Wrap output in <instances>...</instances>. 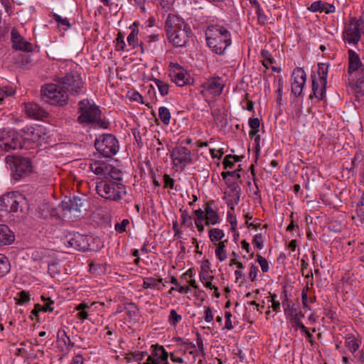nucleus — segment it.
<instances>
[{"label": "nucleus", "mask_w": 364, "mask_h": 364, "mask_svg": "<svg viewBox=\"0 0 364 364\" xmlns=\"http://www.w3.org/2000/svg\"><path fill=\"white\" fill-rule=\"evenodd\" d=\"M191 34L192 31L189 27L166 33L169 43L176 47H186Z\"/></svg>", "instance_id": "nucleus-14"}, {"label": "nucleus", "mask_w": 364, "mask_h": 364, "mask_svg": "<svg viewBox=\"0 0 364 364\" xmlns=\"http://www.w3.org/2000/svg\"><path fill=\"white\" fill-rule=\"evenodd\" d=\"M19 299L18 303L19 304H23L30 300V295L29 293L26 291H21L18 294Z\"/></svg>", "instance_id": "nucleus-58"}, {"label": "nucleus", "mask_w": 364, "mask_h": 364, "mask_svg": "<svg viewBox=\"0 0 364 364\" xmlns=\"http://www.w3.org/2000/svg\"><path fill=\"white\" fill-rule=\"evenodd\" d=\"M95 191L100 197L112 201H118L127 194L126 186L122 182L114 181L107 177L97 180Z\"/></svg>", "instance_id": "nucleus-2"}, {"label": "nucleus", "mask_w": 364, "mask_h": 364, "mask_svg": "<svg viewBox=\"0 0 364 364\" xmlns=\"http://www.w3.org/2000/svg\"><path fill=\"white\" fill-rule=\"evenodd\" d=\"M15 93L14 89L11 86H4L0 87V105L5 97L12 96Z\"/></svg>", "instance_id": "nucleus-42"}, {"label": "nucleus", "mask_w": 364, "mask_h": 364, "mask_svg": "<svg viewBox=\"0 0 364 364\" xmlns=\"http://www.w3.org/2000/svg\"><path fill=\"white\" fill-rule=\"evenodd\" d=\"M53 20L57 23L60 30L68 31L71 28V24L66 17H63L57 14L52 16Z\"/></svg>", "instance_id": "nucleus-32"}, {"label": "nucleus", "mask_w": 364, "mask_h": 364, "mask_svg": "<svg viewBox=\"0 0 364 364\" xmlns=\"http://www.w3.org/2000/svg\"><path fill=\"white\" fill-rule=\"evenodd\" d=\"M363 32V22L356 18H352L345 26L343 39L349 44L356 45L360 41Z\"/></svg>", "instance_id": "nucleus-10"}, {"label": "nucleus", "mask_w": 364, "mask_h": 364, "mask_svg": "<svg viewBox=\"0 0 364 364\" xmlns=\"http://www.w3.org/2000/svg\"><path fill=\"white\" fill-rule=\"evenodd\" d=\"M14 241V235L6 225H0V247L9 245Z\"/></svg>", "instance_id": "nucleus-26"}, {"label": "nucleus", "mask_w": 364, "mask_h": 364, "mask_svg": "<svg viewBox=\"0 0 364 364\" xmlns=\"http://www.w3.org/2000/svg\"><path fill=\"white\" fill-rule=\"evenodd\" d=\"M151 354L156 358H158L160 363L167 362L168 358V353L166 351L162 346L158 344L151 345Z\"/></svg>", "instance_id": "nucleus-30"}, {"label": "nucleus", "mask_w": 364, "mask_h": 364, "mask_svg": "<svg viewBox=\"0 0 364 364\" xmlns=\"http://www.w3.org/2000/svg\"><path fill=\"white\" fill-rule=\"evenodd\" d=\"M184 70L178 63H170L169 64V74H173L177 72H180L181 70Z\"/></svg>", "instance_id": "nucleus-64"}, {"label": "nucleus", "mask_w": 364, "mask_h": 364, "mask_svg": "<svg viewBox=\"0 0 364 364\" xmlns=\"http://www.w3.org/2000/svg\"><path fill=\"white\" fill-rule=\"evenodd\" d=\"M306 80V75L303 68H296L293 70L291 77V88L295 96L301 95Z\"/></svg>", "instance_id": "nucleus-16"}, {"label": "nucleus", "mask_w": 364, "mask_h": 364, "mask_svg": "<svg viewBox=\"0 0 364 364\" xmlns=\"http://www.w3.org/2000/svg\"><path fill=\"white\" fill-rule=\"evenodd\" d=\"M110 171L107 172V176H109V179H112L114 181H122V173L120 170L113 167L110 165Z\"/></svg>", "instance_id": "nucleus-43"}, {"label": "nucleus", "mask_w": 364, "mask_h": 364, "mask_svg": "<svg viewBox=\"0 0 364 364\" xmlns=\"http://www.w3.org/2000/svg\"><path fill=\"white\" fill-rule=\"evenodd\" d=\"M291 326L296 330L300 329L301 333L304 334L307 339V341L310 343L311 346H314L315 344V341L313 340V335L308 331L307 328L304 325L302 321H301L300 317H299L298 313H295L292 314V318H291Z\"/></svg>", "instance_id": "nucleus-21"}, {"label": "nucleus", "mask_w": 364, "mask_h": 364, "mask_svg": "<svg viewBox=\"0 0 364 364\" xmlns=\"http://www.w3.org/2000/svg\"><path fill=\"white\" fill-rule=\"evenodd\" d=\"M89 170L96 175L107 177L108 171H110V164L100 161H92L89 163Z\"/></svg>", "instance_id": "nucleus-23"}, {"label": "nucleus", "mask_w": 364, "mask_h": 364, "mask_svg": "<svg viewBox=\"0 0 364 364\" xmlns=\"http://www.w3.org/2000/svg\"><path fill=\"white\" fill-rule=\"evenodd\" d=\"M24 112L30 117H33L36 119H41L48 116L44 109L40 107L38 104L34 102H27L23 104Z\"/></svg>", "instance_id": "nucleus-20"}, {"label": "nucleus", "mask_w": 364, "mask_h": 364, "mask_svg": "<svg viewBox=\"0 0 364 364\" xmlns=\"http://www.w3.org/2000/svg\"><path fill=\"white\" fill-rule=\"evenodd\" d=\"M152 81L155 83L161 95L166 96L168 94L169 85L168 83L156 78H154Z\"/></svg>", "instance_id": "nucleus-38"}, {"label": "nucleus", "mask_w": 364, "mask_h": 364, "mask_svg": "<svg viewBox=\"0 0 364 364\" xmlns=\"http://www.w3.org/2000/svg\"><path fill=\"white\" fill-rule=\"evenodd\" d=\"M205 35L208 47L215 54H224L225 50L232 44L231 33L223 25H208Z\"/></svg>", "instance_id": "nucleus-1"}, {"label": "nucleus", "mask_w": 364, "mask_h": 364, "mask_svg": "<svg viewBox=\"0 0 364 364\" xmlns=\"http://www.w3.org/2000/svg\"><path fill=\"white\" fill-rule=\"evenodd\" d=\"M193 213L196 215V218H194V221H200V220L205 221V209L202 210L200 208H198L197 210H195Z\"/></svg>", "instance_id": "nucleus-61"}, {"label": "nucleus", "mask_w": 364, "mask_h": 364, "mask_svg": "<svg viewBox=\"0 0 364 364\" xmlns=\"http://www.w3.org/2000/svg\"><path fill=\"white\" fill-rule=\"evenodd\" d=\"M355 92L357 94L364 95V76L357 79L355 82Z\"/></svg>", "instance_id": "nucleus-52"}, {"label": "nucleus", "mask_w": 364, "mask_h": 364, "mask_svg": "<svg viewBox=\"0 0 364 364\" xmlns=\"http://www.w3.org/2000/svg\"><path fill=\"white\" fill-rule=\"evenodd\" d=\"M328 72V65L325 63L318 64V81H321V84L327 83V76Z\"/></svg>", "instance_id": "nucleus-36"}, {"label": "nucleus", "mask_w": 364, "mask_h": 364, "mask_svg": "<svg viewBox=\"0 0 364 364\" xmlns=\"http://www.w3.org/2000/svg\"><path fill=\"white\" fill-rule=\"evenodd\" d=\"M95 146L98 152L107 158L115 155L119 148L118 140L111 134L100 136L95 140Z\"/></svg>", "instance_id": "nucleus-7"}, {"label": "nucleus", "mask_w": 364, "mask_h": 364, "mask_svg": "<svg viewBox=\"0 0 364 364\" xmlns=\"http://www.w3.org/2000/svg\"><path fill=\"white\" fill-rule=\"evenodd\" d=\"M213 311L209 306H205V316L204 319L206 322L210 323L213 321Z\"/></svg>", "instance_id": "nucleus-63"}, {"label": "nucleus", "mask_w": 364, "mask_h": 364, "mask_svg": "<svg viewBox=\"0 0 364 364\" xmlns=\"http://www.w3.org/2000/svg\"><path fill=\"white\" fill-rule=\"evenodd\" d=\"M6 163L11 170L13 179L16 181L28 176L33 171L31 161L26 157L17 155L7 156Z\"/></svg>", "instance_id": "nucleus-5"}, {"label": "nucleus", "mask_w": 364, "mask_h": 364, "mask_svg": "<svg viewBox=\"0 0 364 364\" xmlns=\"http://www.w3.org/2000/svg\"><path fill=\"white\" fill-rule=\"evenodd\" d=\"M10 264L6 257L0 255V276H4L9 272Z\"/></svg>", "instance_id": "nucleus-41"}, {"label": "nucleus", "mask_w": 364, "mask_h": 364, "mask_svg": "<svg viewBox=\"0 0 364 364\" xmlns=\"http://www.w3.org/2000/svg\"><path fill=\"white\" fill-rule=\"evenodd\" d=\"M43 100L53 105L64 106L68 103L69 96L67 92L58 84H47L41 87Z\"/></svg>", "instance_id": "nucleus-6"}, {"label": "nucleus", "mask_w": 364, "mask_h": 364, "mask_svg": "<svg viewBox=\"0 0 364 364\" xmlns=\"http://www.w3.org/2000/svg\"><path fill=\"white\" fill-rule=\"evenodd\" d=\"M325 6V2L321 1H316L313 2L310 6L308 7V10L311 12H323L324 10L323 6Z\"/></svg>", "instance_id": "nucleus-47"}, {"label": "nucleus", "mask_w": 364, "mask_h": 364, "mask_svg": "<svg viewBox=\"0 0 364 364\" xmlns=\"http://www.w3.org/2000/svg\"><path fill=\"white\" fill-rule=\"evenodd\" d=\"M281 299H282V304L284 307V313L287 314V310H289L290 309L291 305L289 302L287 294L285 290L283 291V294L281 296Z\"/></svg>", "instance_id": "nucleus-59"}, {"label": "nucleus", "mask_w": 364, "mask_h": 364, "mask_svg": "<svg viewBox=\"0 0 364 364\" xmlns=\"http://www.w3.org/2000/svg\"><path fill=\"white\" fill-rule=\"evenodd\" d=\"M78 109L77 121L80 123L95 124L103 129L108 127L109 123L100 118L101 111L93 102L87 99L80 101Z\"/></svg>", "instance_id": "nucleus-4"}, {"label": "nucleus", "mask_w": 364, "mask_h": 364, "mask_svg": "<svg viewBox=\"0 0 364 364\" xmlns=\"http://www.w3.org/2000/svg\"><path fill=\"white\" fill-rule=\"evenodd\" d=\"M57 341L65 347H73L74 343L71 341L65 328H60L57 332Z\"/></svg>", "instance_id": "nucleus-34"}, {"label": "nucleus", "mask_w": 364, "mask_h": 364, "mask_svg": "<svg viewBox=\"0 0 364 364\" xmlns=\"http://www.w3.org/2000/svg\"><path fill=\"white\" fill-rule=\"evenodd\" d=\"M348 54L349 58L348 71L351 74L356 71L362 65V63L360 62L358 54L356 53L354 50L350 49L348 50Z\"/></svg>", "instance_id": "nucleus-27"}, {"label": "nucleus", "mask_w": 364, "mask_h": 364, "mask_svg": "<svg viewBox=\"0 0 364 364\" xmlns=\"http://www.w3.org/2000/svg\"><path fill=\"white\" fill-rule=\"evenodd\" d=\"M129 224L128 219H124L120 223H117L114 226V229L117 232L122 233L126 231L127 226Z\"/></svg>", "instance_id": "nucleus-53"}, {"label": "nucleus", "mask_w": 364, "mask_h": 364, "mask_svg": "<svg viewBox=\"0 0 364 364\" xmlns=\"http://www.w3.org/2000/svg\"><path fill=\"white\" fill-rule=\"evenodd\" d=\"M221 176H222L223 178L225 180V181H226V180H230L229 178H228V176L234 177L236 179H240L241 177L240 173H238V171H227V172L223 171L221 173Z\"/></svg>", "instance_id": "nucleus-57"}, {"label": "nucleus", "mask_w": 364, "mask_h": 364, "mask_svg": "<svg viewBox=\"0 0 364 364\" xmlns=\"http://www.w3.org/2000/svg\"><path fill=\"white\" fill-rule=\"evenodd\" d=\"M312 92L309 95V98L315 97L318 100H322L326 94V84H321L315 76H311Z\"/></svg>", "instance_id": "nucleus-22"}, {"label": "nucleus", "mask_w": 364, "mask_h": 364, "mask_svg": "<svg viewBox=\"0 0 364 364\" xmlns=\"http://www.w3.org/2000/svg\"><path fill=\"white\" fill-rule=\"evenodd\" d=\"M41 299L44 302L43 305H41L42 311L46 312H52L54 310V301H53L50 298L46 297L44 295L41 296Z\"/></svg>", "instance_id": "nucleus-40"}, {"label": "nucleus", "mask_w": 364, "mask_h": 364, "mask_svg": "<svg viewBox=\"0 0 364 364\" xmlns=\"http://www.w3.org/2000/svg\"><path fill=\"white\" fill-rule=\"evenodd\" d=\"M225 86V80L219 76L209 77L201 85V93L204 97H215L221 95Z\"/></svg>", "instance_id": "nucleus-12"}, {"label": "nucleus", "mask_w": 364, "mask_h": 364, "mask_svg": "<svg viewBox=\"0 0 364 364\" xmlns=\"http://www.w3.org/2000/svg\"><path fill=\"white\" fill-rule=\"evenodd\" d=\"M138 25H139V23L137 21H134L133 23L132 26H131V28L132 29V31L129 34V36L127 37V42H128L129 46H131L132 48H134L136 46H138L139 45H140L141 49L143 50L144 49V48H143L144 43L141 42L140 44H139V42H138V38H137V35L139 33Z\"/></svg>", "instance_id": "nucleus-29"}, {"label": "nucleus", "mask_w": 364, "mask_h": 364, "mask_svg": "<svg viewBox=\"0 0 364 364\" xmlns=\"http://www.w3.org/2000/svg\"><path fill=\"white\" fill-rule=\"evenodd\" d=\"M63 240L68 247L82 251L88 249L89 242L87 235L79 232H69L64 236Z\"/></svg>", "instance_id": "nucleus-13"}, {"label": "nucleus", "mask_w": 364, "mask_h": 364, "mask_svg": "<svg viewBox=\"0 0 364 364\" xmlns=\"http://www.w3.org/2000/svg\"><path fill=\"white\" fill-rule=\"evenodd\" d=\"M256 14L258 23L261 25H264L268 20V17L265 15L264 11L260 6H258L257 9H256Z\"/></svg>", "instance_id": "nucleus-50"}, {"label": "nucleus", "mask_w": 364, "mask_h": 364, "mask_svg": "<svg viewBox=\"0 0 364 364\" xmlns=\"http://www.w3.org/2000/svg\"><path fill=\"white\" fill-rule=\"evenodd\" d=\"M344 344L352 354H355L361 344V341L354 334L348 333L344 336Z\"/></svg>", "instance_id": "nucleus-25"}, {"label": "nucleus", "mask_w": 364, "mask_h": 364, "mask_svg": "<svg viewBox=\"0 0 364 364\" xmlns=\"http://www.w3.org/2000/svg\"><path fill=\"white\" fill-rule=\"evenodd\" d=\"M228 221L230 223L231 231L235 232L237 229V219L236 217L232 215L230 212H228Z\"/></svg>", "instance_id": "nucleus-60"}, {"label": "nucleus", "mask_w": 364, "mask_h": 364, "mask_svg": "<svg viewBox=\"0 0 364 364\" xmlns=\"http://www.w3.org/2000/svg\"><path fill=\"white\" fill-rule=\"evenodd\" d=\"M21 136L14 129H3L0 130V149L4 151L21 149Z\"/></svg>", "instance_id": "nucleus-9"}, {"label": "nucleus", "mask_w": 364, "mask_h": 364, "mask_svg": "<svg viewBox=\"0 0 364 364\" xmlns=\"http://www.w3.org/2000/svg\"><path fill=\"white\" fill-rule=\"evenodd\" d=\"M186 27L188 26L184 19L174 13H169L164 22L166 33L179 31V29L186 28Z\"/></svg>", "instance_id": "nucleus-18"}, {"label": "nucleus", "mask_w": 364, "mask_h": 364, "mask_svg": "<svg viewBox=\"0 0 364 364\" xmlns=\"http://www.w3.org/2000/svg\"><path fill=\"white\" fill-rule=\"evenodd\" d=\"M25 135L24 139L27 141H30L34 144H38L41 141L42 138V129L40 127H28L24 131Z\"/></svg>", "instance_id": "nucleus-24"}, {"label": "nucleus", "mask_w": 364, "mask_h": 364, "mask_svg": "<svg viewBox=\"0 0 364 364\" xmlns=\"http://www.w3.org/2000/svg\"><path fill=\"white\" fill-rule=\"evenodd\" d=\"M87 205V201L85 198L74 196L73 198L64 200L61 205L63 210H68L74 214L75 213L81 214L86 211Z\"/></svg>", "instance_id": "nucleus-15"}, {"label": "nucleus", "mask_w": 364, "mask_h": 364, "mask_svg": "<svg viewBox=\"0 0 364 364\" xmlns=\"http://www.w3.org/2000/svg\"><path fill=\"white\" fill-rule=\"evenodd\" d=\"M116 50H124L126 46V43L124 41V35L119 32L117 34V37L116 39Z\"/></svg>", "instance_id": "nucleus-51"}, {"label": "nucleus", "mask_w": 364, "mask_h": 364, "mask_svg": "<svg viewBox=\"0 0 364 364\" xmlns=\"http://www.w3.org/2000/svg\"><path fill=\"white\" fill-rule=\"evenodd\" d=\"M228 243V240H225L223 241H220V242L215 244V255L217 258L220 261L223 262L227 259V250H226V245Z\"/></svg>", "instance_id": "nucleus-33"}, {"label": "nucleus", "mask_w": 364, "mask_h": 364, "mask_svg": "<svg viewBox=\"0 0 364 364\" xmlns=\"http://www.w3.org/2000/svg\"><path fill=\"white\" fill-rule=\"evenodd\" d=\"M55 77V81L67 92L69 95L77 96L85 92V82L76 70H68Z\"/></svg>", "instance_id": "nucleus-3"}, {"label": "nucleus", "mask_w": 364, "mask_h": 364, "mask_svg": "<svg viewBox=\"0 0 364 364\" xmlns=\"http://www.w3.org/2000/svg\"><path fill=\"white\" fill-rule=\"evenodd\" d=\"M148 355L147 351H141V352H129L126 355V359L128 361H141L145 356Z\"/></svg>", "instance_id": "nucleus-39"}, {"label": "nucleus", "mask_w": 364, "mask_h": 364, "mask_svg": "<svg viewBox=\"0 0 364 364\" xmlns=\"http://www.w3.org/2000/svg\"><path fill=\"white\" fill-rule=\"evenodd\" d=\"M355 211L358 217L360 218V220H364V193L363 197L356 205Z\"/></svg>", "instance_id": "nucleus-48"}, {"label": "nucleus", "mask_w": 364, "mask_h": 364, "mask_svg": "<svg viewBox=\"0 0 364 364\" xmlns=\"http://www.w3.org/2000/svg\"><path fill=\"white\" fill-rule=\"evenodd\" d=\"M224 236V231L219 228H211L208 232V237L212 242L223 241Z\"/></svg>", "instance_id": "nucleus-35"}, {"label": "nucleus", "mask_w": 364, "mask_h": 364, "mask_svg": "<svg viewBox=\"0 0 364 364\" xmlns=\"http://www.w3.org/2000/svg\"><path fill=\"white\" fill-rule=\"evenodd\" d=\"M11 41L12 48L16 50L23 52H32L33 45L21 36L18 31L13 28L11 31Z\"/></svg>", "instance_id": "nucleus-17"}, {"label": "nucleus", "mask_w": 364, "mask_h": 364, "mask_svg": "<svg viewBox=\"0 0 364 364\" xmlns=\"http://www.w3.org/2000/svg\"><path fill=\"white\" fill-rule=\"evenodd\" d=\"M232 155L228 154L225 156L223 164L225 169L232 168L235 166V161L232 159Z\"/></svg>", "instance_id": "nucleus-54"}, {"label": "nucleus", "mask_w": 364, "mask_h": 364, "mask_svg": "<svg viewBox=\"0 0 364 364\" xmlns=\"http://www.w3.org/2000/svg\"><path fill=\"white\" fill-rule=\"evenodd\" d=\"M173 167L183 171L186 166L193 163L191 150L183 146L174 147L170 154Z\"/></svg>", "instance_id": "nucleus-11"}, {"label": "nucleus", "mask_w": 364, "mask_h": 364, "mask_svg": "<svg viewBox=\"0 0 364 364\" xmlns=\"http://www.w3.org/2000/svg\"><path fill=\"white\" fill-rule=\"evenodd\" d=\"M252 244L259 250L263 248V237L262 234H257L254 236Z\"/></svg>", "instance_id": "nucleus-56"}, {"label": "nucleus", "mask_w": 364, "mask_h": 364, "mask_svg": "<svg viewBox=\"0 0 364 364\" xmlns=\"http://www.w3.org/2000/svg\"><path fill=\"white\" fill-rule=\"evenodd\" d=\"M259 272V269L257 266L252 264L250 267V270L249 273L250 279L252 282H255L257 280V274Z\"/></svg>", "instance_id": "nucleus-62"}, {"label": "nucleus", "mask_w": 364, "mask_h": 364, "mask_svg": "<svg viewBox=\"0 0 364 364\" xmlns=\"http://www.w3.org/2000/svg\"><path fill=\"white\" fill-rule=\"evenodd\" d=\"M215 204V200H210L206 202L203 206L205 215V225H215L221 221L218 208L213 207Z\"/></svg>", "instance_id": "nucleus-19"}, {"label": "nucleus", "mask_w": 364, "mask_h": 364, "mask_svg": "<svg viewBox=\"0 0 364 364\" xmlns=\"http://www.w3.org/2000/svg\"><path fill=\"white\" fill-rule=\"evenodd\" d=\"M171 112L166 107H160L159 108V117L164 125H168L171 120Z\"/></svg>", "instance_id": "nucleus-37"}, {"label": "nucleus", "mask_w": 364, "mask_h": 364, "mask_svg": "<svg viewBox=\"0 0 364 364\" xmlns=\"http://www.w3.org/2000/svg\"><path fill=\"white\" fill-rule=\"evenodd\" d=\"M225 184L227 185L228 188H230V190L234 194L235 196H240L241 188L237 183L233 182L230 180H226Z\"/></svg>", "instance_id": "nucleus-46"}, {"label": "nucleus", "mask_w": 364, "mask_h": 364, "mask_svg": "<svg viewBox=\"0 0 364 364\" xmlns=\"http://www.w3.org/2000/svg\"><path fill=\"white\" fill-rule=\"evenodd\" d=\"M181 212V224L184 226L189 228L193 225V220L188 212L186 210H180Z\"/></svg>", "instance_id": "nucleus-45"}, {"label": "nucleus", "mask_w": 364, "mask_h": 364, "mask_svg": "<svg viewBox=\"0 0 364 364\" xmlns=\"http://www.w3.org/2000/svg\"><path fill=\"white\" fill-rule=\"evenodd\" d=\"M162 281L163 279L161 278L156 279L153 277H144L141 288L143 289H147L150 288L161 290L162 287L160 286V284L162 282Z\"/></svg>", "instance_id": "nucleus-31"}, {"label": "nucleus", "mask_w": 364, "mask_h": 364, "mask_svg": "<svg viewBox=\"0 0 364 364\" xmlns=\"http://www.w3.org/2000/svg\"><path fill=\"white\" fill-rule=\"evenodd\" d=\"M161 35L159 33H153L150 34L148 33L144 38V40L146 43L150 44V43L156 42L160 40V37Z\"/></svg>", "instance_id": "nucleus-55"}, {"label": "nucleus", "mask_w": 364, "mask_h": 364, "mask_svg": "<svg viewBox=\"0 0 364 364\" xmlns=\"http://www.w3.org/2000/svg\"><path fill=\"white\" fill-rule=\"evenodd\" d=\"M257 262L259 264L262 271L264 273L269 272V263L264 257H263L260 255H257Z\"/></svg>", "instance_id": "nucleus-49"}, {"label": "nucleus", "mask_w": 364, "mask_h": 364, "mask_svg": "<svg viewBox=\"0 0 364 364\" xmlns=\"http://www.w3.org/2000/svg\"><path fill=\"white\" fill-rule=\"evenodd\" d=\"M169 77L171 78V80L175 82L178 86L182 87L185 85L189 83L191 80L190 75L185 70H181L180 72H177L173 74H169Z\"/></svg>", "instance_id": "nucleus-28"}, {"label": "nucleus", "mask_w": 364, "mask_h": 364, "mask_svg": "<svg viewBox=\"0 0 364 364\" xmlns=\"http://www.w3.org/2000/svg\"><path fill=\"white\" fill-rule=\"evenodd\" d=\"M22 197L16 192H10L0 197V220L7 216L9 213H16L18 210Z\"/></svg>", "instance_id": "nucleus-8"}, {"label": "nucleus", "mask_w": 364, "mask_h": 364, "mask_svg": "<svg viewBox=\"0 0 364 364\" xmlns=\"http://www.w3.org/2000/svg\"><path fill=\"white\" fill-rule=\"evenodd\" d=\"M182 320V316L177 314L176 311L171 309L168 316V323L172 326H176Z\"/></svg>", "instance_id": "nucleus-44"}]
</instances>
